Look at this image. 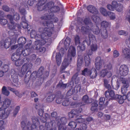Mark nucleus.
Instances as JSON below:
<instances>
[{
	"mask_svg": "<svg viewBox=\"0 0 130 130\" xmlns=\"http://www.w3.org/2000/svg\"><path fill=\"white\" fill-rule=\"evenodd\" d=\"M11 76L12 80L13 82L16 83V84L17 85L18 83V75L16 74H14L13 75H11Z\"/></svg>",
	"mask_w": 130,
	"mask_h": 130,
	"instance_id": "50",
	"label": "nucleus"
},
{
	"mask_svg": "<svg viewBox=\"0 0 130 130\" xmlns=\"http://www.w3.org/2000/svg\"><path fill=\"white\" fill-rule=\"evenodd\" d=\"M87 55L85 56V66H88L90 63L91 60L89 57V56L91 55H89L88 54V52H87Z\"/></svg>",
	"mask_w": 130,
	"mask_h": 130,
	"instance_id": "28",
	"label": "nucleus"
},
{
	"mask_svg": "<svg viewBox=\"0 0 130 130\" xmlns=\"http://www.w3.org/2000/svg\"><path fill=\"white\" fill-rule=\"evenodd\" d=\"M110 93L111 94H110L111 96H110V97L108 98L109 100L110 101L111 100H115L118 102L120 98H121L120 97L121 95L118 94H116L115 95V92H113V91L111 92Z\"/></svg>",
	"mask_w": 130,
	"mask_h": 130,
	"instance_id": "16",
	"label": "nucleus"
},
{
	"mask_svg": "<svg viewBox=\"0 0 130 130\" xmlns=\"http://www.w3.org/2000/svg\"><path fill=\"white\" fill-rule=\"evenodd\" d=\"M24 45L23 44H20L19 43L15 45H13L11 46V48L12 50H15L17 48L19 47L18 49L20 48V49H22L23 50V52L24 51V49L23 48Z\"/></svg>",
	"mask_w": 130,
	"mask_h": 130,
	"instance_id": "32",
	"label": "nucleus"
},
{
	"mask_svg": "<svg viewBox=\"0 0 130 130\" xmlns=\"http://www.w3.org/2000/svg\"><path fill=\"white\" fill-rule=\"evenodd\" d=\"M67 84H64L62 82L60 81L57 85L56 87L61 89H64L66 88Z\"/></svg>",
	"mask_w": 130,
	"mask_h": 130,
	"instance_id": "30",
	"label": "nucleus"
},
{
	"mask_svg": "<svg viewBox=\"0 0 130 130\" xmlns=\"http://www.w3.org/2000/svg\"><path fill=\"white\" fill-rule=\"evenodd\" d=\"M83 61V58L81 56L78 55L77 63V66L78 68H80L82 65Z\"/></svg>",
	"mask_w": 130,
	"mask_h": 130,
	"instance_id": "38",
	"label": "nucleus"
},
{
	"mask_svg": "<svg viewBox=\"0 0 130 130\" xmlns=\"http://www.w3.org/2000/svg\"><path fill=\"white\" fill-rule=\"evenodd\" d=\"M56 121H57V125H65L67 123L68 119L65 117H62L60 119L59 117Z\"/></svg>",
	"mask_w": 130,
	"mask_h": 130,
	"instance_id": "19",
	"label": "nucleus"
},
{
	"mask_svg": "<svg viewBox=\"0 0 130 130\" xmlns=\"http://www.w3.org/2000/svg\"><path fill=\"white\" fill-rule=\"evenodd\" d=\"M75 111L74 109H73L69 112L68 114V116L70 118H73L74 116H76Z\"/></svg>",
	"mask_w": 130,
	"mask_h": 130,
	"instance_id": "52",
	"label": "nucleus"
},
{
	"mask_svg": "<svg viewBox=\"0 0 130 130\" xmlns=\"http://www.w3.org/2000/svg\"><path fill=\"white\" fill-rule=\"evenodd\" d=\"M76 55L75 48L72 46H70L68 51L67 57L64 58L60 68L61 73L63 72V71L71 63L72 61V57H74Z\"/></svg>",
	"mask_w": 130,
	"mask_h": 130,
	"instance_id": "2",
	"label": "nucleus"
},
{
	"mask_svg": "<svg viewBox=\"0 0 130 130\" xmlns=\"http://www.w3.org/2000/svg\"><path fill=\"white\" fill-rule=\"evenodd\" d=\"M85 41V40L83 41V44H81L80 45H79L77 47V48H78L79 49V50L81 51H84L85 49V46L84 44V43H86V42H85V43H84V41Z\"/></svg>",
	"mask_w": 130,
	"mask_h": 130,
	"instance_id": "63",
	"label": "nucleus"
},
{
	"mask_svg": "<svg viewBox=\"0 0 130 130\" xmlns=\"http://www.w3.org/2000/svg\"><path fill=\"white\" fill-rule=\"evenodd\" d=\"M92 28L88 26H82L81 28V32L83 34H87L88 32H90Z\"/></svg>",
	"mask_w": 130,
	"mask_h": 130,
	"instance_id": "22",
	"label": "nucleus"
},
{
	"mask_svg": "<svg viewBox=\"0 0 130 130\" xmlns=\"http://www.w3.org/2000/svg\"><path fill=\"white\" fill-rule=\"evenodd\" d=\"M70 104V102L69 99L67 98L64 99L62 103V105L64 106H69Z\"/></svg>",
	"mask_w": 130,
	"mask_h": 130,
	"instance_id": "57",
	"label": "nucleus"
},
{
	"mask_svg": "<svg viewBox=\"0 0 130 130\" xmlns=\"http://www.w3.org/2000/svg\"><path fill=\"white\" fill-rule=\"evenodd\" d=\"M24 52L23 50L20 49V48L17 49L16 52L13 53L12 55L11 59L12 60L15 61L24 57Z\"/></svg>",
	"mask_w": 130,
	"mask_h": 130,
	"instance_id": "7",
	"label": "nucleus"
},
{
	"mask_svg": "<svg viewBox=\"0 0 130 130\" xmlns=\"http://www.w3.org/2000/svg\"><path fill=\"white\" fill-rule=\"evenodd\" d=\"M19 10L20 13L23 15V16H22V21L21 23V26L24 28V26L23 25V24H24V9L23 8L21 9L20 8H19Z\"/></svg>",
	"mask_w": 130,
	"mask_h": 130,
	"instance_id": "37",
	"label": "nucleus"
},
{
	"mask_svg": "<svg viewBox=\"0 0 130 130\" xmlns=\"http://www.w3.org/2000/svg\"><path fill=\"white\" fill-rule=\"evenodd\" d=\"M41 19L42 20L41 21H46L48 23H51L54 25L53 30L52 31V34L54 30V25L53 22H57L58 21V19L56 17L54 16V14L52 13L48 14H45L44 15L40 17Z\"/></svg>",
	"mask_w": 130,
	"mask_h": 130,
	"instance_id": "4",
	"label": "nucleus"
},
{
	"mask_svg": "<svg viewBox=\"0 0 130 130\" xmlns=\"http://www.w3.org/2000/svg\"><path fill=\"white\" fill-rule=\"evenodd\" d=\"M56 102L58 104L61 103L62 101V97L61 95V92L59 91L57 92L56 93Z\"/></svg>",
	"mask_w": 130,
	"mask_h": 130,
	"instance_id": "20",
	"label": "nucleus"
},
{
	"mask_svg": "<svg viewBox=\"0 0 130 130\" xmlns=\"http://www.w3.org/2000/svg\"><path fill=\"white\" fill-rule=\"evenodd\" d=\"M100 11L101 13L104 16H108V12H107L106 10L104 8L102 7L100 8Z\"/></svg>",
	"mask_w": 130,
	"mask_h": 130,
	"instance_id": "54",
	"label": "nucleus"
},
{
	"mask_svg": "<svg viewBox=\"0 0 130 130\" xmlns=\"http://www.w3.org/2000/svg\"><path fill=\"white\" fill-rule=\"evenodd\" d=\"M89 40H85L84 41V43L86 42L88 45L90 44L91 42L92 43V44L91 45V49L87 51L88 52V54L91 55L93 51H96L97 49L98 46L96 44H94L96 42V39L95 36L92 34H89L88 35Z\"/></svg>",
	"mask_w": 130,
	"mask_h": 130,
	"instance_id": "3",
	"label": "nucleus"
},
{
	"mask_svg": "<svg viewBox=\"0 0 130 130\" xmlns=\"http://www.w3.org/2000/svg\"><path fill=\"white\" fill-rule=\"evenodd\" d=\"M82 102L81 103L80 106L85 105L90 103L91 101L89 100V97L87 94L83 96L82 98Z\"/></svg>",
	"mask_w": 130,
	"mask_h": 130,
	"instance_id": "15",
	"label": "nucleus"
},
{
	"mask_svg": "<svg viewBox=\"0 0 130 130\" xmlns=\"http://www.w3.org/2000/svg\"><path fill=\"white\" fill-rule=\"evenodd\" d=\"M54 3L52 1H50L48 2L46 4L44 5V7L46 10L50 9L54 5Z\"/></svg>",
	"mask_w": 130,
	"mask_h": 130,
	"instance_id": "33",
	"label": "nucleus"
},
{
	"mask_svg": "<svg viewBox=\"0 0 130 130\" xmlns=\"http://www.w3.org/2000/svg\"><path fill=\"white\" fill-rule=\"evenodd\" d=\"M84 22L85 24L88 25V26L93 27V24L89 18H86L84 20Z\"/></svg>",
	"mask_w": 130,
	"mask_h": 130,
	"instance_id": "35",
	"label": "nucleus"
},
{
	"mask_svg": "<svg viewBox=\"0 0 130 130\" xmlns=\"http://www.w3.org/2000/svg\"><path fill=\"white\" fill-rule=\"evenodd\" d=\"M55 58L57 65L60 66L61 62L62 56L59 52L56 53Z\"/></svg>",
	"mask_w": 130,
	"mask_h": 130,
	"instance_id": "24",
	"label": "nucleus"
},
{
	"mask_svg": "<svg viewBox=\"0 0 130 130\" xmlns=\"http://www.w3.org/2000/svg\"><path fill=\"white\" fill-rule=\"evenodd\" d=\"M51 116L52 118H53L55 119L56 121L58 120V119L59 118V117H58L57 113L55 111H54L52 112Z\"/></svg>",
	"mask_w": 130,
	"mask_h": 130,
	"instance_id": "60",
	"label": "nucleus"
},
{
	"mask_svg": "<svg viewBox=\"0 0 130 130\" xmlns=\"http://www.w3.org/2000/svg\"><path fill=\"white\" fill-rule=\"evenodd\" d=\"M82 116V115H80L79 116L80 118H77V117H76V118H77L76 119L75 121L77 123H82L85 122V119L81 118Z\"/></svg>",
	"mask_w": 130,
	"mask_h": 130,
	"instance_id": "46",
	"label": "nucleus"
},
{
	"mask_svg": "<svg viewBox=\"0 0 130 130\" xmlns=\"http://www.w3.org/2000/svg\"><path fill=\"white\" fill-rule=\"evenodd\" d=\"M91 18L93 21L96 24H98V22L101 20L100 18L97 15H92Z\"/></svg>",
	"mask_w": 130,
	"mask_h": 130,
	"instance_id": "44",
	"label": "nucleus"
},
{
	"mask_svg": "<svg viewBox=\"0 0 130 130\" xmlns=\"http://www.w3.org/2000/svg\"><path fill=\"white\" fill-rule=\"evenodd\" d=\"M24 64L20 72L19 73V74L20 76L22 77H23L24 76Z\"/></svg>",
	"mask_w": 130,
	"mask_h": 130,
	"instance_id": "61",
	"label": "nucleus"
},
{
	"mask_svg": "<svg viewBox=\"0 0 130 130\" xmlns=\"http://www.w3.org/2000/svg\"><path fill=\"white\" fill-rule=\"evenodd\" d=\"M56 95L51 94L48 96L46 99V101L47 102H50L53 101L56 98Z\"/></svg>",
	"mask_w": 130,
	"mask_h": 130,
	"instance_id": "31",
	"label": "nucleus"
},
{
	"mask_svg": "<svg viewBox=\"0 0 130 130\" xmlns=\"http://www.w3.org/2000/svg\"><path fill=\"white\" fill-rule=\"evenodd\" d=\"M120 97L121 98H120L118 102L120 104H121L124 103L125 100H126V97L124 95L122 96L121 95Z\"/></svg>",
	"mask_w": 130,
	"mask_h": 130,
	"instance_id": "62",
	"label": "nucleus"
},
{
	"mask_svg": "<svg viewBox=\"0 0 130 130\" xmlns=\"http://www.w3.org/2000/svg\"><path fill=\"white\" fill-rule=\"evenodd\" d=\"M92 28H91V31H92L94 34L98 35L100 33L101 34L102 31L101 28L100 30H99V28L97 25L95 27L93 25V27Z\"/></svg>",
	"mask_w": 130,
	"mask_h": 130,
	"instance_id": "27",
	"label": "nucleus"
},
{
	"mask_svg": "<svg viewBox=\"0 0 130 130\" xmlns=\"http://www.w3.org/2000/svg\"><path fill=\"white\" fill-rule=\"evenodd\" d=\"M16 40L15 38H7L2 43V46H3L4 48H7L9 47L10 45L13 43H15Z\"/></svg>",
	"mask_w": 130,
	"mask_h": 130,
	"instance_id": "10",
	"label": "nucleus"
},
{
	"mask_svg": "<svg viewBox=\"0 0 130 130\" xmlns=\"http://www.w3.org/2000/svg\"><path fill=\"white\" fill-rule=\"evenodd\" d=\"M44 70V68L42 66L40 67L37 71L38 76L40 77L42 76L43 74Z\"/></svg>",
	"mask_w": 130,
	"mask_h": 130,
	"instance_id": "51",
	"label": "nucleus"
},
{
	"mask_svg": "<svg viewBox=\"0 0 130 130\" xmlns=\"http://www.w3.org/2000/svg\"><path fill=\"white\" fill-rule=\"evenodd\" d=\"M120 80L123 84V86L121 88V92L122 94L125 95L127 92L129 85L128 82L126 79L123 77H121Z\"/></svg>",
	"mask_w": 130,
	"mask_h": 130,
	"instance_id": "9",
	"label": "nucleus"
},
{
	"mask_svg": "<svg viewBox=\"0 0 130 130\" xmlns=\"http://www.w3.org/2000/svg\"><path fill=\"white\" fill-rule=\"evenodd\" d=\"M78 88L79 90H80L81 89L80 87H76L75 86L73 89H70L67 92L66 95L67 96H70L75 93H77L78 92V90L77 89Z\"/></svg>",
	"mask_w": 130,
	"mask_h": 130,
	"instance_id": "17",
	"label": "nucleus"
},
{
	"mask_svg": "<svg viewBox=\"0 0 130 130\" xmlns=\"http://www.w3.org/2000/svg\"><path fill=\"white\" fill-rule=\"evenodd\" d=\"M27 63V62H25V69L26 71H27L28 70H30L32 66V64L31 62H29V63L26 64Z\"/></svg>",
	"mask_w": 130,
	"mask_h": 130,
	"instance_id": "42",
	"label": "nucleus"
},
{
	"mask_svg": "<svg viewBox=\"0 0 130 130\" xmlns=\"http://www.w3.org/2000/svg\"><path fill=\"white\" fill-rule=\"evenodd\" d=\"M78 74L77 73L75 74L71 78V80L74 82L76 84H78L79 82V79L77 78Z\"/></svg>",
	"mask_w": 130,
	"mask_h": 130,
	"instance_id": "43",
	"label": "nucleus"
},
{
	"mask_svg": "<svg viewBox=\"0 0 130 130\" xmlns=\"http://www.w3.org/2000/svg\"><path fill=\"white\" fill-rule=\"evenodd\" d=\"M119 72L121 76H125L127 75L128 72V69L127 66L124 64L121 65L119 68Z\"/></svg>",
	"mask_w": 130,
	"mask_h": 130,
	"instance_id": "11",
	"label": "nucleus"
},
{
	"mask_svg": "<svg viewBox=\"0 0 130 130\" xmlns=\"http://www.w3.org/2000/svg\"><path fill=\"white\" fill-rule=\"evenodd\" d=\"M33 124L31 125L29 122H28L26 126L28 130H37L38 126H39L40 122L37 118L35 116L32 118Z\"/></svg>",
	"mask_w": 130,
	"mask_h": 130,
	"instance_id": "6",
	"label": "nucleus"
},
{
	"mask_svg": "<svg viewBox=\"0 0 130 130\" xmlns=\"http://www.w3.org/2000/svg\"><path fill=\"white\" fill-rule=\"evenodd\" d=\"M103 62V60L101 59L100 57H98L96 58L95 62V65L96 70H99L101 68L102 63Z\"/></svg>",
	"mask_w": 130,
	"mask_h": 130,
	"instance_id": "12",
	"label": "nucleus"
},
{
	"mask_svg": "<svg viewBox=\"0 0 130 130\" xmlns=\"http://www.w3.org/2000/svg\"><path fill=\"white\" fill-rule=\"evenodd\" d=\"M2 91V93L6 96H8L10 94L9 92L7 89L6 87L5 86L3 87Z\"/></svg>",
	"mask_w": 130,
	"mask_h": 130,
	"instance_id": "45",
	"label": "nucleus"
},
{
	"mask_svg": "<svg viewBox=\"0 0 130 130\" xmlns=\"http://www.w3.org/2000/svg\"><path fill=\"white\" fill-rule=\"evenodd\" d=\"M70 39L68 37H67L64 41V45L66 46L69 47L70 45Z\"/></svg>",
	"mask_w": 130,
	"mask_h": 130,
	"instance_id": "56",
	"label": "nucleus"
},
{
	"mask_svg": "<svg viewBox=\"0 0 130 130\" xmlns=\"http://www.w3.org/2000/svg\"><path fill=\"white\" fill-rule=\"evenodd\" d=\"M55 124V121L51 120L50 122H46L45 125V127L47 130H53V126Z\"/></svg>",
	"mask_w": 130,
	"mask_h": 130,
	"instance_id": "18",
	"label": "nucleus"
},
{
	"mask_svg": "<svg viewBox=\"0 0 130 130\" xmlns=\"http://www.w3.org/2000/svg\"><path fill=\"white\" fill-rule=\"evenodd\" d=\"M36 58V55L35 54H32L27 57H25V59L27 60L26 61L31 62L33 60H34Z\"/></svg>",
	"mask_w": 130,
	"mask_h": 130,
	"instance_id": "29",
	"label": "nucleus"
},
{
	"mask_svg": "<svg viewBox=\"0 0 130 130\" xmlns=\"http://www.w3.org/2000/svg\"><path fill=\"white\" fill-rule=\"evenodd\" d=\"M31 41L30 40L29 43L25 45V50H27L29 52H31L32 51L34 50V47L31 44Z\"/></svg>",
	"mask_w": 130,
	"mask_h": 130,
	"instance_id": "25",
	"label": "nucleus"
},
{
	"mask_svg": "<svg viewBox=\"0 0 130 130\" xmlns=\"http://www.w3.org/2000/svg\"><path fill=\"white\" fill-rule=\"evenodd\" d=\"M74 40L76 45L79 44L80 43V38L78 35H76L75 36Z\"/></svg>",
	"mask_w": 130,
	"mask_h": 130,
	"instance_id": "58",
	"label": "nucleus"
},
{
	"mask_svg": "<svg viewBox=\"0 0 130 130\" xmlns=\"http://www.w3.org/2000/svg\"><path fill=\"white\" fill-rule=\"evenodd\" d=\"M100 76L104 77L106 76L108 78H110L112 75V73L111 71H108L106 69L102 70L100 72Z\"/></svg>",
	"mask_w": 130,
	"mask_h": 130,
	"instance_id": "13",
	"label": "nucleus"
},
{
	"mask_svg": "<svg viewBox=\"0 0 130 130\" xmlns=\"http://www.w3.org/2000/svg\"><path fill=\"white\" fill-rule=\"evenodd\" d=\"M60 10V8L58 6H53L51 9H50V11L52 13L58 12Z\"/></svg>",
	"mask_w": 130,
	"mask_h": 130,
	"instance_id": "39",
	"label": "nucleus"
},
{
	"mask_svg": "<svg viewBox=\"0 0 130 130\" xmlns=\"http://www.w3.org/2000/svg\"><path fill=\"white\" fill-rule=\"evenodd\" d=\"M6 109L3 103H0V117L1 119H4L6 118L9 115L12 109L11 108H8L6 112L4 110Z\"/></svg>",
	"mask_w": 130,
	"mask_h": 130,
	"instance_id": "8",
	"label": "nucleus"
},
{
	"mask_svg": "<svg viewBox=\"0 0 130 130\" xmlns=\"http://www.w3.org/2000/svg\"><path fill=\"white\" fill-rule=\"evenodd\" d=\"M58 130H66L67 127L65 125H57Z\"/></svg>",
	"mask_w": 130,
	"mask_h": 130,
	"instance_id": "64",
	"label": "nucleus"
},
{
	"mask_svg": "<svg viewBox=\"0 0 130 130\" xmlns=\"http://www.w3.org/2000/svg\"><path fill=\"white\" fill-rule=\"evenodd\" d=\"M117 4V2L114 1L112 2V5L108 4L107 5V8L110 11H114L115 9L116 6Z\"/></svg>",
	"mask_w": 130,
	"mask_h": 130,
	"instance_id": "26",
	"label": "nucleus"
},
{
	"mask_svg": "<svg viewBox=\"0 0 130 130\" xmlns=\"http://www.w3.org/2000/svg\"><path fill=\"white\" fill-rule=\"evenodd\" d=\"M37 7V10L39 11H41L44 10H46L45 7H44V5L38 3L36 5Z\"/></svg>",
	"mask_w": 130,
	"mask_h": 130,
	"instance_id": "40",
	"label": "nucleus"
},
{
	"mask_svg": "<svg viewBox=\"0 0 130 130\" xmlns=\"http://www.w3.org/2000/svg\"><path fill=\"white\" fill-rule=\"evenodd\" d=\"M40 22L44 26L47 27L39 28L38 30L40 33V35L37 34L35 30H32L30 33V36L31 38H35L36 40V41H35L36 46L39 44L42 45L46 44L47 46H48L52 42L51 37L52 35L54 25L46 21H40Z\"/></svg>",
	"mask_w": 130,
	"mask_h": 130,
	"instance_id": "1",
	"label": "nucleus"
},
{
	"mask_svg": "<svg viewBox=\"0 0 130 130\" xmlns=\"http://www.w3.org/2000/svg\"><path fill=\"white\" fill-rule=\"evenodd\" d=\"M11 103V101L8 98L6 99L3 103L6 109L9 106Z\"/></svg>",
	"mask_w": 130,
	"mask_h": 130,
	"instance_id": "36",
	"label": "nucleus"
},
{
	"mask_svg": "<svg viewBox=\"0 0 130 130\" xmlns=\"http://www.w3.org/2000/svg\"><path fill=\"white\" fill-rule=\"evenodd\" d=\"M22 58V60L20 59L15 61V66H20L24 63V58L23 57Z\"/></svg>",
	"mask_w": 130,
	"mask_h": 130,
	"instance_id": "47",
	"label": "nucleus"
},
{
	"mask_svg": "<svg viewBox=\"0 0 130 130\" xmlns=\"http://www.w3.org/2000/svg\"><path fill=\"white\" fill-rule=\"evenodd\" d=\"M123 9V5L121 4H118L117 2V4L116 6L115 10L118 12H121Z\"/></svg>",
	"mask_w": 130,
	"mask_h": 130,
	"instance_id": "41",
	"label": "nucleus"
},
{
	"mask_svg": "<svg viewBox=\"0 0 130 130\" xmlns=\"http://www.w3.org/2000/svg\"><path fill=\"white\" fill-rule=\"evenodd\" d=\"M91 70L88 69L87 68H85L82 72V74L85 76L90 75H91Z\"/></svg>",
	"mask_w": 130,
	"mask_h": 130,
	"instance_id": "34",
	"label": "nucleus"
},
{
	"mask_svg": "<svg viewBox=\"0 0 130 130\" xmlns=\"http://www.w3.org/2000/svg\"><path fill=\"white\" fill-rule=\"evenodd\" d=\"M2 71L4 73H6L8 71L9 69V67L8 65L7 64L4 65L2 67Z\"/></svg>",
	"mask_w": 130,
	"mask_h": 130,
	"instance_id": "59",
	"label": "nucleus"
},
{
	"mask_svg": "<svg viewBox=\"0 0 130 130\" xmlns=\"http://www.w3.org/2000/svg\"><path fill=\"white\" fill-rule=\"evenodd\" d=\"M109 26V23L106 21H103L101 23V35L103 38L106 39L107 37V29Z\"/></svg>",
	"mask_w": 130,
	"mask_h": 130,
	"instance_id": "5",
	"label": "nucleus"
},
{
	"mask_svg": "<svg viewBox=\"0 0 130 130\" xmlns=\"http://www.w3.org/2000/svg\"><path fill=\"white\" fill-rule=\"evenodd\" d=\"M77 125L76 123L75 122L73 121L70 122L68 124V126L73 129H74L76 127Z\"/></svg>",
	"mask_w": 130,
	"mask_h": 130,
	"instance_id": "49",
	"label": "nucleus"
},
{
	"mask_svg": "<svg viewBox=\"0 0 130 130\" xmlns=\"http://www.w3.org/2000/svg\"><path fill=\"white\" fill-rule=\"evenodd\" d=\"M91 75H90L91 78H94L96 77L97 75V72L95 69L91 70Z\"/></svg>",
	"mask_w": 130,
	"mask_h": 130,
	"instance_id": "48",
	"label": "nucleus"
},
{
	"mask_svg": "<svg viewBox=\"0 0 130 130\" xmlns=\"http://www.w3.org/2000/svg\"><path fill=\"white\" fill-rule=\"evenodd\" d=\"M106 88L108 89V90H107L105 92V95L106 97L107 98H108L111 96L110 92L111 91L114 92L113 90H111V85L110 84H108L105 87Z\"/></svg>",
	"mask_w": 130,
	"mask_h": 130,
	"instance_id": "21",
	"label": "nucleus"
},
{
	"mask_svg": "<svg viewBox=\"0 0 130 130\" xmlns=\"http://www.w3.org/2000/svg\"><path fill=\"white\" fill-rule=\"evenodd\" d=\"M108 16L109 17L111 20H114L116 18L115 13L110 11H108Z\"/></svg>",
	"mask_w": 130,
	"mask_h": 130,
	"instance_id": "55",
	"label": "nucleus"
},
{
	"mask_svg": "<svg viewBox=\"0 0 130 130\" xmlns=\"http://www.w3.org/2000/svg\"><path fill=\"white\" fill-rule=\"evenodd\" d=\"M87 9L90 12L95 14H97L98 13L97 9L92 5H89L87 7Z\"/></svg>",
	"mask_w": 130,
	"mask_h": 130,
	"instance_id": "14",
	"label": "nucleus"
},
{
	"mask_svg": "<svg viewBox=\"0 0 130 130\" xmlns=\"http://www.w3.org/2000/svg\"><path fill=\"white\" fill-rule=\"evenodd\" d=\"M39 76H38V73L36 71H35L31 73V76L30 78H31L33 80L35 79H36L37 77H39Z\"/></svg>",
	"mask_w": 130,
	"mask_h": 130,
	"instance_id": "53",
	"label": "nucleus"
},
{
	"mask_svg": "<svg viewBox=\"0 0 130 130\" xmlns=\"http://www.w3.org/2000/svg\"><path fill=\"white\" fill-rule=\"evenodd\" d=\"M122 51L125 57L130 60V50L127 48H125Z\"/></svg>",
	"mask_w": 130,
	"mask_h": 130,
	"instance_id": "23",
	"label": "nucleus"
}]
</instances>
